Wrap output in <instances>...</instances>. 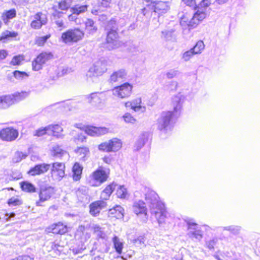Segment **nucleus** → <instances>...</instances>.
<instances>
[{
  "mask_svg": "<svg viewBox=\"0 0 260 260\" xmlns=\"http://www.w3.org/2000/svg\"><path fill=\"white\" fill-rule=\"evenodd\" d=\"M50 229L53 234L62 235L68 232V227L62 223L58 222L51 225Z\"/></svg>",
  "mask_w": 260,
  "mask_h": 260,
  "instance_id": "nucleus-25",
  "label": "nucleus"
},
{
  "mask_svg": "<svg viewBox=\"0 0 260 260\" xmlns=\"http://www.w3.org/2000/svg\"><path fill=\"white\" fill-rule=\"evenodd\" d=\"M147 141V139L145 135L141 136L135 143V150L139 151L144 145Z\"/></svg>",
  "mask_w": 260,
  "mask_h": 260,
  "instance_id": "nucleus-42",
  "label": "nucleus"
},
{
  "mask_svg": "<svg viewBox=\"0 0 260 260\" xmlns=\"http://www.w3.org/2000/svg\"><path fill=\"white\" fill-rule=\"evenodd\" d=\"M109 214L113 215L117 219H121L124 216V209L120 206H116L109 210Z\"/></svg>",
  "mask_w": 260,
  "mask_h": 260,
  "instance_id": "nucleus-30",
  "label": "nucleus"
},
{
  "mask_svg": "<svg viewBox=\"0 0 260 260\" xmlns=\"http://www.w3.org/2000/svg\"><path fill=\"white\" fill-rule=\"evenodd\" d=\"M100 99L102 103L105 102L112 94V90L99 92Z\"/></svg>",
  "mask_w": 260,
  "mask_h": 260,
  "instance_id": "nucleus-47",
  "label": "nucleus"
},
{
  "mask_svg": "<svg viewBox=\"0 0 260 260\" xmlns=\"http://www.w3.org/2000/svg\"><path fill=\"white\" fill-rule=\"evenodd\" d=\"M223 230L230 231L232 234L235 235H238L240 233L241 228L237 225H230L228 226L221 227Z\"/></svg>",
  "mask_w": 260,
  "mask_h": 260,
  "instance_id": "nucleus-43",
  "label": "nucleus"
},
{
  "mask_svg": "<svg viewBox=\"0 0 260 260\" xmlns=\"http://www.w3.org/2000/svg\"><path fill=\"white\" fill-rule=\"evenodd\" d=\"M122 146L120 140L113 138L108 142H105L99 145V149L104 152H115L118 151Z\"/></svg>",
  "mask_w": 260,
  "mask_h": 260,
  "instance_id": "nucleus-12",
  "label": "nucleus"
},
{
  "mask_svg": "<svg viewBox=\"0 0 260 260\" xmlns=\"http://www.w3.org/2000/svg\"><path fill=\"white\" fill-rule=\"evenodd\" d=\"M8 55V52L5 50H0V60L5 59Z\"/></svg>",
  "mask_w": 260,
  "mask_h": 260,
  "instance_id": "nucleus-61",
  "label": "nucleus"
},
{
  "mask_svg": "<svg viewBox=\"0 0 260 260\" xmlns=\"http://www.w3.org/2000/svg\"><path fill=\"white\" fill-rule=\"evenodd\" d=\"M30 26L31 28L36 29H39L41 28L42 25L40 23V22H38L36 20H34L30 23Z\"/></svg>",
  "mask_w": 260,
  "mask_h": 260,
  "instance_id": "nucleus-58",
  "label": "nucleus"
},
{
  "mask_svg": "<svg viewBox=\"0 0 260 260\" xmlns=\"http://www.w3.org/2000/svg\"><path fill=\"white\" fill-rule=\"evenodd\" d=\"M54 188L49 185H42L40 187L39 200L36 202L37 206H42L41 203L48 200L54 193Z\"/></svg>",
  "mask_w": 260,
  "mask_h": 260,
  "instance_id": "nucleus-16",
  "label": "nucleus"
},
{
  "mask_svg": "<svg viewBox=\"0 0 260 260\" xmlns=\"http://www.w3.org/2000/svg\"><path fill=\"white\" fill-rule=\"evenodd\" d=\"M132 86L128 83H125L117 86L112 89V94L118 98L123 99L130 96Z\"/></svg>",
  "mask_w": 260,
  "mask_h": 260,
  "instance_id": "nucleus-15",
  "label": "nucleus"
},
{
  "mask_svg": "<svg viewBox=\"0 0 260 260\" xmlns=\"http://www.w3.org/2000/svg\"><path fill=\"white\" fill-rule=\"evenodd\" d=\"M16 16V11L12 9L4 12L2 15V19L5 24H7L10 19L15 18Z\"/></svg>",
  "mask_w": 260,
  "mask_h": 260,
  "instance_id": "nucleus-32",
  "label": "nucleus"
},
{
  "mask_svg": "<svg viewBox=\"0 0 260 260\" xmlns=\"http://www.w3.org/2000/svg\"><path fill=\"white\" fill-rule=\"evenodd\" d=\"M184 100L185 96L180 93L173 98V111H164L160 113L156 123L158 130L165 133L171 131L175 119L180 114Z\"/></svg>",
  "mask_w": 260,
  "mask_h": 260,
  "instance_id": "nucleus-1",
  "label": "nucleus"
},
{
  "mask_svg": "<svg viewBox=\"0 0 260 260\" xmlns=\"http://www.w3.org/2000/svg\"><path fill=\"white\" fill-rule=\"evenodd\" d=\"M114 248L116 252L120 254L123 248V243L122 241L116 236H114L112 239Z\"/></svg>",
  "mask_w": 260,
  "mask_h": 260,
  "instance_id": "nucleus-35",
  "label": "nucleus"
},
{
  "mask_svg": "<svg viewBox=\"0 0 260 260\" xmlns=\"http://www.w3.org/2000/svg\"><path fill=\"white\" fill-rule=\"evenodd\" d=\"M144 189L147 191L145 194L146 203L149 205L152 215L155 217L159 224L165 223L169 216L165 205L158 200V197L155 192L146 187Z\"/></svg>",
  "mask_w": 260,
  "mask_h": 260,
  "instance_id": "nucleus-2",
  "label": "nucleus"
},
{
  "mask_svg": "<svg viewBox=\"0 0 260 260\" xmlns=\"http://www.w3.org/2000/svg\"><path fill=\"white\" fill-rule=\"evenodd\" d=\"M26 155L21 152H16L13 158L14 162H20L22 159H24L26 157Z\"/></svg>",
  "mask_w": 260,
  "mask_h": 260,
  "instance_id": "nucleus-49",
  "label": "nucleus"
},
{
  "mask_svg": "<svg viewBox=\"0 0 260 260\" xmlns=\"http://www.w3.org/2000/svg\"><path fill=\"white\" fill-rule=\"evenodd\" d=\"M21 62V58L20 56H15L13 57L11 61V64L12 65L19 64Z\"/></svg>",
  "mask_w": 260,
  "mask_h": 260,
  "instance_id": "nucleus-59",
  "label": "nucleus"
},
{
  "mask_svg": "<svg viewBox=\"0 0 260 260\" xmlns=\"http://www.w3.org/2000/svg\"><path fill=\"white\" fill-rule=\"evenodd\" d=\"M18 131L13 127H8L0 131V139L3 141L12 142L18 136Z\"/></svg>",
  "mask_w": 260,
  "mask_h": 260,
  "instance_id": "nucleus-17",
  "label": "nucleus"
},
{
  "mask_svg": "<svg viewBox=\"0 0 260 260\" xmlns=\"http://www.w3.org/2000/svg\"><path fill=\"white\" fill-rule=\"evenodd\" d=\"M180 72L178 70L173 69L168 71L166 73V75L168 79H171L174 77L178 76Z\"/></svg>",
  "mask_w": 260,
  "mask_h": 260,
  "instance_id": "nucleus-48",
  "label": "nucleus"
},
{
  "mask_svg": "<svg viewBox=\"0 0 260 260\" xmlns=\"http://www.w3.org/2000/svg\"><path fill=\"white\" fill-rule=\"evenodd\" d=\"M110 170L103 166L99 167L89 176V183L92 186H100L107 181Z\"/></svg>",
  "mask_w": 260,
  "mask_h": 260,
  "instance_id": "nucleus-5",
  "label": "nucleus"
},
{
  "mask_svg": "<svg viewBox=\"0 0 260 260\" xmlns=\"http://www.w3.org/2000/svg\"><path fill=\"white\" fill-rule=\"evenodd\" d=\"M75 152L78 155L80 159L84 161L86 160V156L89 154V150L86 147H78L75 150Z\"/></svg>",
  "mask_w": 260,
  "mask_h": 260,
  "instance_id": "nucleus-33",
  "label": "nucleus"
},
{
  "mask_svg": "<svg viewBox=\"0 0 260 260\" xmlns=\"http://www.w3.org/2000/svg\"><path fill=\"white\" fill-rule=\"evenodd\" d=\"M145 205V203L143 201L139 200L135 202L133 206V212L143 222H146L148 219L147 209Z\"/></svg>",
  "mask_w": 260,
  "mask_h": 260,
  "instance_id": "nucleus-14",
  "label": "nucleus"
},
{
  "mask_svg": "<svg viewBox=\"0 0 260 260\" xmlns=\"http://www.w3.org/2000/svg\"><path fill=\"white\" fill-rule=\"evenodd\" d=\"M88 7V5H76L74 7H73L71 9V10L74 11L76 14H77L79 15L80 14H82L85 12L87 10Z\"/></svg>",
  "mask_w": 260,
  "mask_h": 260,
  "instance_id": "nucleus-41",
  "label": "nucleus"
},
{
  "mask_svg": "<svg viewBox=\"0 0 260 260\" xmlns=\"http://www.w3.org/2000/svg\"><path fill=\"white\" fill-rule=\"evenodd\" d=\"M117 186L118 185L114 182L107 185L101 194V198L103 201L108 200L112 193Z\"/></svg>",
  "mask_w": 260,
  "mask_h": 260,
  "instance_id": "nucleus-23",
  "label": "nucleus"
},
{
  "mask_svg": "<svg viewBox=\"0 0 260 260\" xmlns=\"http://www.w3.org/2000/svg\"><path fill=\"white\" fill-rule=\"evenodd\" d=\"M34 17L35 20L40 22L42 25H45L47 23L46 15L42 12H38L34 15Z\"/></svg>",
  "mask_w": 260,
  "mask_h": 260,
  "instance_id": "nucleus-40",
  "label": "nucleus"
},
{
  "mask_svg": "<svg viewBox=\"0 0 260 260\" xmlns=\"http://www.w3.org/2000/svg\"><path fill=\"white\" fill-rule=\"evenodd\" d=\"M27 92L17 93L12 95L0 96V109H7L15 103L17 100H21L28 95Z\"/></svg>",
  "mask_w": 260,
  "mask_h": 260,
  "instance_id": "nucleus-8",
  "label": "nucleus"
},
{
  "mask_svg": "<svg viewBox=\"0 0 260 260\" xmlns=\"http://www.w3.org/2000/svg\"><path fill=\"white\" fill-rule=\"evenodd\" d=\"M50 164H40L35 165L28 171V174L32 176L40 175L46 172L50 169Z\"/></svg>",
  "mask_w": 260,
  "mask_h": 260,
  "instance_id": "nucleus-20",
  "label": "nucleus"
},
{
  "mask_svg": "<svg viewBox=\"0 0 260 260\" xmlns=\"http://www.w3.org/2000/svg\"><path fill=\"white\" fill-rule=\"evenodd\" d=\"M83 167L78 163L76 162L73 167V179L74 181H78L80 179L82 173Z\"/></svg>",
  "mask_w": 260,
  "mask_h": 260,
  "instance_id": "nucleus-27",
  "label": "nucleus"
},
{
  "mask_svg": "<svg viewBox=\"0 0 260 260\" xmlns=\"http://www.w3.org/2000/svg\"><path fill=\"white\" fill-rule=\"evenodd\" d=\"M210 4V0H202L198 6H196V8L194 9L196 12L188 24L189 27H195L200 21L206 17V14L205 11Z\"/></svg>",
  "mask_w": 260,
  "mask_h": 260,
  "instance_id": "nucleus-7",
  "label": "nucleus"
},
{
  "mask_svg": "<svg viewBox=\"0 0 260 260\" xmlns=\"http://www.w3.org/2000/svg\"><path fill=\"white\" fill-rule=\"evenodd\" d=\"M72 3V2H69L67 0H62L60 2L58 3L57 6H54L52 7V9L54 10L53 15L54 16L60 17L62 13L59 12L58 9L63 11L67 10L70 7Z\"/></svg>",
  "mask_w": 260,
  "mask_h": 260,
  "instance_id": "nucleus-22",
  "label": "nucleus"
},
{
  "mask_svg": "<svg viewBox=\"0 0 260 260\" xmlns=\"http://www.w3.org/2000/svg\"><path fill=\"white\" fill-rule=\"evenodd\" d=\"M109 131V128L106 127L88 126L86 127L84 133H78L77 136L74 137V141L76 143L84 142L86 139L85 134L93 137H99L107 134Z\"/></svg>",
  "mask_w": 260,
  "mask_h": 260,
  "instance_id": "nucleus-6",
  "label": "nucleus"
},
{
  "mask_svg": "<svg viewBox=\"0 0 260 260\" xmlns=\"http://www.w3.org/2000/svg\"><path fill=\"white\" fill-rule=\"evenodd\" d=\"M134 243L137 245H140L142 244H144L145 239L143 236H140L133 240Z\"/></svg>",
  "mask_w": 260,
  "mask_h": 260,
  "instance_id": "nucleus-56",
  "label": "nucleus"
},
{
  "mask_svg": "<svg viewBox=\"0 0 260 260\" xmlns=\"http://www.w3.org/2000/svg\"><path fill=\"white\" fill-rule=\"evenodd\" d=\"M107 203L105 201L101 200L94 202L90 205V213L96 216L100 212L101 210L106 207Z\"/></svg>",
  "mask_w": 260,
  "mask_h": 260,
  "instance_id": "nucleus-21",
  "label": "nucleus"
},
{
  "mask_svg": "<svg viewBox=\"0 0 260 260\" xmlns=\"http://www.w3.org/2000/svg\"><path fill=\"white\" fill-rule=\"evenodd\" d=\"M175 30L171 29L170 30H165L161 31V37L168 41H174L176 39V35L175 33Z\"/></svg>",
  "mask_w": 260,
  "mask_h": 260,
  "instance_id": "nucleus-36",
  "label": "nucleus"
},
{
  "mask_svg": "<svg viewBox=\"0 0 260 260\" xmlns=\"http://www.w3.org/2000/svg\"><path fill=\"white\" fill-rule=\"evenodd\" d=\"M205 45L202 41H199L197 42L195 46L191 48L192 51L194 54H199L204 49Z\"/></svg>",
  "mask_w": 260,
  "mask_h": 260,
  "instance_id": "nucleus-44",
  "label": "nucleus"
},
{
  "mask_svg": "<svg viewBox=\"0 0 260 260\" xmlns=\"http://www.w3.org/2000/svg\"><path fill=\"white\" fill-rule=\"evenodd\" d=\"M123 119L126 122L134 123L136 119L129 113H125L123 116Z\"/></svg>",
  "mask_w": 260,
  "mask_h": 260,
  "instance_id": "nucleus-55",
  "label": "nucleus"
},
{
  "mask_svg": "<svg viewBox=\"0 0 260 260\" xmlns=\"http://www.w3.org/2000/svg\"><path fill=\"white\" fill-rule=\"evenodd\" d=\"M72 14L69 16V19L70 21H74L75 23H77V16L78 15L73 10H72Z\"/></svg>",
  "mask_w": 260,
  "mask_h": 260,
  "instance_id": "nucleus-60",
  "label": "nucleus"
},
{
  "mask_svg": "<svg viewBox=\"0 0 260 260\" xmlns=\"http://www.w3.org/2000/svg\"><path fill=\"white\" fill-rule=\"evenodd\" d=\"M84 32L79 28L70 29L61 35L62 42L66 44L76 43L81 40Z\"/></svg>",
  "mask_w": 260,
  "mask_h": 260,
  "instance_id": "nucleus-9",
  "label": "nucleus"
},
{
  "mask_svg": "<svg viewBox=\"0 0 260 260\" xmlns=\"http://www.w3.org/2000/svg\"><path fill=\"white\" fill-rule=\"evenodd\" d=\"M20 187L22 190L28 192H35L36 191V188L31 183L24 181L20 183Z\"/></svg>",
  "mask_w": 260,
  "mask_h": 260,
  "instance_id": "nucleus-34",
  "label": "nucleus"
},
{
  "mask_svg": "<svg viewBox=\"0 0 260 260\" xmlns=\"http://www.w3.org/2000/svg\"><path fill=\"white\" fill-rule=\"evenodd\" d=\"M49 128V135H53L57 138H60L61 136L62 128L59 124H51L48 125Z\"/></svg>",
  "mask_w": 260,
  "mask_h": 260,
  "instance_id": "nucleus-26",
  "label": "nucleus"
},
{
  "mask_svg": "<svg viewBox=\"0 0 260 260\" xmlns=\"http://www.w3.org/2000/svg\"><path fill=\"white\" fill-rule=\"evenodd\" d=\"M85 30L87 37L94 36L98 30V27L92 19L88 18L84 22Z\"/></svg>",
  "mask_w": 260,
  "mask_h": 260,
  "instance_id": "nucleus-19",
  "label": "nucleus"
},
{
  "mask_svg": "<svg viewBox=\"0 0 260 260\" xmlns=\"http://www.w3.org/2000/svg\"><path fill=\"white\" fill-rule=\"evenodd\" d=\"M107 70V61L105 60H99L89 68L86 76L92 78L101 76Z\"/></svg>",
  "mask_w": 260,
  "mask_h": 260,
  "instance_id": "nucleus-11",
  "label": "nucleus"
},
{
  "mask_svg": "<svg viewBox=\"0 0 260 260\" xmlns=\"http://www.w3.org/2000/svg\"><path fill=\"white\" fill-rule=\"evenodd\" d=\"M141 100L140 99H136L133 103L126 102L125 104L126 107H131V109H133L135 111H138L141 108L140 103Z\"/></svg>",
  "mask_w": 260,
  "mask_h": 260,
  "instance_id": "nucleus-39",
  "label": "nucleus"
},
{
  "mask_svg": "<svg viewBox=\"0 0 260 260\" xmlns=\"http://www.w3.org/2000/svg\"><path fill=\"white\" fill-rule=\"evenodd\" d=\"M218 242V239L217 238H214L211 240L207 241L206 243V245L207 247L210 250H213L214 248V246L216 245Z\"/></svg>",
  "mask_w": 260,
  "mask_h": 260,
  "instance_id": "nucleus-54",
  "label": "nucleus"
},
{
  "mask_svg": "<svg viewBox=\"0 0 260 260\" xmlns=\"http://www.w3.org/2000/svg\"><path fill=\"white\" fill-rule=\"evenodd\" d=\"M171 85L173 87L171 88V90H176L177 88L178 83L176 81H171Z\"/></svg>",
  "mask_w": 260,
  "mask_h": 260,
  "instance_id": "nucleus-63",
  "label": "nucleus"
},
{
  "mask_svg": "<svg viewBox=\"0 0 260 260\" xmlns=\"http://www.w3.org/2000/svg\"><path fill=\"white\" fill-rule=\"evenodd\" d=\"M50 37L51 35L48 34L44 36L37 37L36 39V44L39 46H42Z\"/></svg>",
  "mask_w": 260,
  "mask_h": 260,
  "instance_id": "nucleus-46",
  "label": "nucleus"
},
{
  "mask_svg": "<svg viewBox=\"0 0 260 260\" xmlns=\"http://www.w3.org/2000/svg\"><path fill=\"white\" fill-rule=\"evenodd\" d=\"M169 10L168 3L161 1L151 2L142 9V13L146 18L153 17L159 18L160 15L167 13Z\"/></svg>",
  "mask_w": 260,
  "mask_h": 260,
  "instance_id": "nucleus-4",
  "label": "nucleus"
},
{
  "mask_svg": "<svg viewBox=\"0 0 260 260\" xmlns=\"http://www.w3.org/2000/svg\"><path fill=\"white\" fill-rule=\"evenodd\" d=\"M76 194L79 201L86 202L88 200V190L85 186L79 187L76 191Z\"/></svg>",
  "mask_w": 260,
  "mask_h": 260,
  "instance_id": "nucleus-24",
  "label": "nucleus"
},
{
  "mask_svg": "<svg viewBox=\"0 0 260 260\" xmlns=\"http://www.w3.org/2000/svg\"><path fill=\"white\" fill-rule=\"evenodd\" d=\"M20 260H32L31 257L27 255H20Z\"/></svg>",
  "mask_w": 260,
  "mask_h": 260,
  "instance_id": "nucleus-64",
  "label": "nucleus"
},
{
  "mask_svg": "<svg viewBox=\"0 0 260 260\" xmlns=\"http://www.w3.org/2000/svg\"><path fill=\"white\" fill-rule=\"evenodd\" d=\"M116 195L118 198L126 199L128 197L127 189L124 185H120L117 187Z\"/></svg>",
  "mask_w": 260,
  "mask_h": 260,
  "instance_id": "nucleus-37",
  "label": "nucleus"
},
{
  "mask_svg": "<svg viewBox=\"0 0 260 260\" xmlns=\"http://www.w3.org/2000/svg\"><path fill=\"white\" fill-rule=\"evenodd\" d=\"M53 58V54L51 52L44 51L40 53L32 61V70L38 71L42 70L44 65L47 63Z\"/></svg>",
  "mask_w": 260,
  "mask_h": 260,
  "instance_id": "nucleus-10",
  "label": "nucleus"
},
{
  "mask_svg": "<svg viewBox=\"0 0 260 260\" xmlns=\"http://www.w3.org/2000/svg\"><path fill=\"white\" fill-rule=\"evenodd\" d=\"M13 73L14 77L19 80H21L25 77H28L27 73L24 72L15 71Z\"/></svg>",
  "mask_w": 260,
  "mask_h": 260,
  "instance_id": "nucleus-51",
  "label": "nucleus"
},
{
  "mask_svg": "<svg viewBox=\"0 0 260 260\" xmlns=\"http://www.w3.org/2000/svg\"><path fill=\"white\" fill-rule=\"evenodd\" d=\"M94 233L99 238L105 239L106 234L103 231V229L99 225H95L93 227Z\"/></svg>",
  "mask_w": 260,
  "mask_h": 260,
  "instance_id": "nucleus-45",
  "label": "nucleus"
},
{
  "mask_svg": "<svg viewBox=\"0 0 260 260\" xmlns=\"http://www.w3.org/2000/svg\"><path fill=\"white\" fill-rule=\"evenodd\" d=\"M21 204V201L15 198H11L8 201V204L9 206H16Z\"/></svg>",
  "mask_w": 260,
  "mask_h": 260,
  "instance_id": "nucleus-53",
  "label": "nucleus"
},
{
  "mask_svg": "<svg viewBox=\"0 0 260 260\" xmlns=\"http://www.w3.org/2000/svg\"><path fill=\"white\" fill-rule=\"evenodd\" d=\"M51 153L52 155L56 158H61L63 156L68 155L67 152L58 145L52 147Z\"/></svg>",
  "mask_w": 260,
  "mask_h": 260,
  "instance_id": "nucleus-31",
  "label": "nucleus"
},
{
  "mask_svg": "<svg viewBox=\"0 0 260 260\" xmlns=\"http://www.w3.org/2000/svg\"><path fill=\"white\" fill-rule=\"evenodd\" d=\"M64 164L62 162H54L52 164L51 174L55 179L60 180L64 176Z\"/></svg>",
  "mask_w": 260,
  "mask_h": 260,
  "instance_id": "nucleus-18",
  "label": "nucleus"
},
{
  "mask_svg": "<svg viewBox=\"0 0 260 260\" xmlns=\"http://www.w3.org/2000/svg\"><path fill=\"white\" fill-rule=\"evenodd\" d=\"M15 216V214L14 213H6L5 214V217H6V220L9 221L11 218L14 217Z\"/></svg>",
  "mask_w": 260,
  "mask_h": 260,
  "instance_id": "nucleus-62",
  "label": "nucleus"
},
{
  "mask_svg": "<svg viewBox=\"0 0 260 260\" xmlns=\"http://www.w3.org/2000/svg\"><path fill=\"white\" fill-rule=\"evenodd\" d=\"M124 25L123 19L120 18L117 22L115 18H112L108 21L105 25V30L107 31L106 47L109 50L115 49L118 46L117 40V30L119 27Z\"/></svg>",
  "mask_w": 260,
  "mask_h": 260,
  "instance_id": "nucleus-3",
  "label": "nucleus"
},
{
  "mask_svg": "<svg viewBox=\"0 0 260 260\" xmlns=\"http://www.w3.org/2000/svg\"><path fill=\"white\" fill-rule=\"evenodd\" d=\"M18 36V34L16 31L5 30L1 34L0 41L3 43H5L7 41L10 40L12 38L17 37Z\"/></svg>",
  "mask_w": 260,
  "mask_h": 260,
  "instance_id": "nucleus-28",
  "label": "nucleus"
},
{
  "mask_svg": "<svg viewBox=\"0 0 260 260\" xmlns=\"http://www.w3.org/2000/svg\"><path fill=\"white\" fill-rule=\"evenodd\" d=\"M185 221L188 226V236L191 238L200 241L203 238V233L198 224L191 219H186Z\"/></svg>",
  "mask_w": 260,
  "mask_h": 260,
  "instance_id": "nucleus-13",
  "label": "nucleus"
},
{
  "mask_svg": "<svg viewBox=\"0 0 260 260\" xmlns=\"http://www.w3.org/2000/svg\"><path fill=\"white\" fill-rule=\"evenodd\" d=\"M182 2L186 5L193 9L196 8V4L195 0H182Z\"/></svg>",
  "mask_w": 260,
  "mask_h": 260,
  "instance_id": "nucleus-57",
  "label": "nucleus"
},
{
  "mask_svg": "<svg viewBox=\"0 0 260 260\" xmlns=\"http://www.w3.org/2000/svg\"><path fill=\"white\" fill-rule=\"evenodd\" d=\"M126 73L124 70H120L117 72H114L110 77V80L112 82L119 81L125 78Z\"/></svg>",
  "mask_w": 260,
  "mask_h": 260,
  "instance_id": "nucleus-29",
  "label": "nucleus"
},
{
  "mask_svg": "<svg viewBox=\"0 0 260 260\" xmlns=\"http://www.w3.org/2000/svg\"><path fill=\"white\" fill-rule=\"evenodd\" d=\"M88 102L93 104V105H97L102 104V101L100 99V95L99 92L92 93L88 97Z\"/></svg>",
  "mask_w": 260,
  "mask_h": 260,
  "instance_id": "nucleus-38",
  "label": "nucleus"
},
{
  "mask_svg": "<svg viewBox=\"0 0 260 260\" xmlns=\"http://www.w3.org/2000/svg\"><path fill=\"white\" fill-rule=\"evenodd\" d=\"M46 134L49 135V128H48V126L45 127H41L36 130L35 136L40 137Z\"/></svg>",
  "mask_w": 260,
  "mask_h": 260,
  "instance_id": "nucleus-50",
  "label": "nucleus"
},
{
  "mask_svg": "<svg viewBox=\"0 0 260 260\" xmlns=\"http://www.w3.org/2000/svg\"><path fill=\"white\" fill-rule=\"evenodd\" d=\"M194 55L192 50L190 49L184 52L182 55V59L185 61H188Z\"/></svg>",
  "mask_w": 260,
  "mask_h": 260,
  "instance_id": "nucleus-52",
  "label": "nucleus"
}]
</instances>
